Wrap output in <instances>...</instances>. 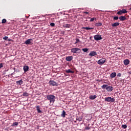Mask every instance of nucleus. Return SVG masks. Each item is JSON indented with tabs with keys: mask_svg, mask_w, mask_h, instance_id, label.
Masks as SVG:
<instances>
[{
	"mask_svg": "<svg viewBox=\"0 0 131 131\" xmlns=\"http://www.w3.org/2000/svg\"><path fill=\"white\" fill-rule=\"evenodd\" d=\"M56 97L53 95H48L47 96V100H50V103H54Z\"/></svg>",
	"mask_w": 131,
	"mask_h": 131,
	"instance_id": "nucleus-1",
	"label": "nucleus"
},
{
	"mask_svg": "<svg viewBox=\"0 0 131 131\" xmlns=\"http://www.w3.org/2000/svg\"><path fill=\"white\" fill-rule=\"evenodd\" d=\"M71 52L74 54H79L80 53V49L78 48H74L71 49Z\"/></svg>",
	"mask_w": 131,
	"mask_h": 131,
	"instance_id": "nucleus-2",
	"label": "nucleus"
},
{
	"mask_svg": "<svg viewBox=\"0 0 131 131\" xmlns=\"http://www.w3.org/2000/svg\"><path fill=\"white\" fill-rule=\"evenodd\" d=\"M106 62V58H102V59H99L97 61V63L99 65H103V64Z\"/></svg>",
	"mask_w": 131,
	"mask_h": 131,
	"instance_id": "nucleus-3",
	"label": "nucleus"
},
{
	"mask_svg": "<svg viewBox=\"0 0 131 131\" xmlns=\"http://www.w3.org/2000/svg\"><path fill=\"white\" fill-rule=\"evenodd\" d=\"M49 83L50 85H52V86H58V83L53 80L49 81Z\"/></svg>",
	"mask_w": 131,
	"mask_h": 131,
	"instance_id": "nucleus-4",
	"label": "nucleus"
},
{
	"mask_svg": "<svg viewBox=\"0 0 131 131\" xmlns=\"http://www.w3.org/2000/svg\"><path fill=\"white\" fill-rule=\"evenodd\" d=\"M105 102H112V103H113V102H115V99L111 97H106L105 98Z\"/></svg>",
	"mask_w": 131,
	"mask_h": 131,
	"instance_id": "nucleus-5",
	"label": "nucleus"
},
{
	"mask_svg": "<svg viewBox=\"0 0 131 131\" xmlns=\"http://www.w3.org/2000/svg\"><path fill=\"white\" fill-rule=\"evenodd\" d=\"M127 13V11L125 9H123L121 10H120L117 12L118 15H122V14H126Z\"/></svg>",
	"mask_w": 131,
	"mask_h": 131,
	"instance_id": "nucleus-6",
	"label": "nucleus"
},
{
	"mask_svg": "<svg viewBox=\"0 0 131 131\" xmlns=\"http://www.w3.org/2000/svg\"><path fill=\"white\" fill-rule=\"evenodd\" d=\"M102 38V35L100 34L96 35L94 36V39L95 40H101Z\"/></svg>",
	"mask_w": 131,
	"mask_h": 131,
	"instance_id": "nucleus-7",
	"label": "nucleus"
},
{
	"mask_svg": "<svg viewBox=\"0 0 131 131\" xmlns=\"http://www.w3.org/2000/svg\"><path fill=\"white\" fill-rule=\"evenodd\" d=\"M89 56H91V57H94V56H97V52L91 51L89 53Z\"/></svg>",
	"mask_w": 131,
	"mask_h": 131,
	"instance_id": "nucleus-8",
	"label": "nucleus"
},
{
	"mask_svg": "<svg viewBox=\"0 0 131 131\" xmlns=\"http://www.w3.org/2000/svg\"><path fill=\"white\" fill-rule=\"evenodd\" d=\"M106 90L107 92H112L113 91V87L111 86H107V87L106 88Z\"/></svg>",
	"mask_w": 131,
	"mask_h": 131,
	"instance_id": "nucleus-9",
	"label": "nucleus"
},
{
	"mask_svg": "<svg viewBox=\"0 0 131 131\" xmlns=\"http://www.w3.org/2000/svg\"><path fill=\"white\" fill-rule=\"evenodd\" d=\"M23 69L24 72H27L29 70V67H28V66H24Z\"/></svg>",
	"mask_w": 131,
	"mask_h": 131,
	"instance_id": "nucleus-10",
	"label": "nucleus"
},
{
	"mask_svg": "<svg viewBox=\"0 0 131 131\" xmlns=\"http://www.w3.org/2000/svg\"><path fill=\"white\" fill-rule=\"evenodd\" d=\"M32 39H28L25 42V45H30Z\"/></svg>",
	"mask_w": 131,
	"mask_h": 131,
	"instance_id": "nucleus-11",
	"label": "nucleus"
},
{
	"mask_svg": "<svg viewBox=\"0 0 131 131\" xmlns=\"http://www.w3.org/2000/svg\"><path fill=\"white\" fill-rule=\"evenodd\" d=\"M72 59H73V57L72 56H67L66 58V61H72Z\"/></svg>",
	"mask_w": 131,
	"mask_h": 131,
	"instance_id": "nucleus-12",
	"label": "nucleus"
},
{
	"mask_svg": "<svg viewBox=\"0 0 131 131\" xmlns=\"http://www.w3.org/2000/svg\"><path fill=\"white\" fill-rule=\"evenodd\" d=\"M16 83V84H17V85H21V84H23V81L22 80V79H21L19 81H17Z\"/></svg>",
	"mask_w": 131,
	"mask_h": 131,
	"instance_id": "nucleus-13",
	"label": "nucleus"
},
{
	"mask_svg": "<svg viewBox=\"0 0 131 131\" xmlns=\"http://www.w3.org/2000/svg\"><path fill=\"white\" fill-rule=\"evenodd\" d=\"M71 26V25L70 24H65L63 25V27H64V28H70Z\"/></svg>",
	"mask_w": 131,
	"mask_h": 131,
	"instance_id": "nucleus-14",
	"label": "nucleus"
},
{
	"mask_svg": "<svg viewBox=\"0 0 131 131\" xmlns=\"http://www.w3.org/2000/svg\"><path fill=\"white\" fill-rule=\"evenodd\" d=\"M120 24L119 23H115L112 24V27H116L117 26H119Z\"/></svg>",
	"mask_w": 131,
	"mask_h": 131,
	"instance_id": "nucleus-15",
	"label": "nucleus"
},
{
	"mask_svg": "<svg viewBox=\"0 0 131 131\" xmlns=\"http://www.w3.org/2000/svg\"><path fill=\"white\" fill-rule=\"evenodd\" d=\"M124 64L126 66L127 65H128L129 64V60L128 59H125L124 60Z\"/></svg>",
	"mask_w": 131,
	"mask_h": 131,
	"instance_id": "nucleus-16",
	"label": "nucleus"
},
{
	"mask_svg": "<svg viewBox=\"0 0 131 131\" xmlns=\"http://www.w3.org/2000/svg\"><path fill=\"white\" fill-rule=\"evenodd\" d=\"M119 19L121 21H124L125 20H126V17L124 16H121L119 17Z\"/></svg>",
	"mask_w": 131,
	"mask_h": 131,
	"instance_id": "nucleus-17",
	"label": "nucleus"
},
{
	"mask_svg": "<svg viewBox=\"0 0 131 131\" xmlns=\"http://www.w3.org/2000/svg\"><path fill=\"white\" fill-rule=\"evenodd\" d=\"M110 77H111V78H114V77H116V72L112 73L110 75Z\"/></svg>",
	"mask_w": 131,
	"mask_h": 131,
	"instance_id": "nucleus-18",
	"label": "nucleus"
},
{
	"mask_svg": "<svg viewBox=\"0 0 131 131\" xmlns=\"http://www.w3.org/2000/svg\"><path fill=\"white\" fill-rule=\"evenodd\" d=\"M96 98H97L96 95H91L89 97V99H90L91 100H95V99H96Z\"/></svg>",
	"mask_w": 131,
	"mask_h": 131,
	"instance_id": "nucleus-19",
	"label": "nucleus"
},
{
	"mask_svg": "<svg viewBox=\"0 0 131 131\" xmlns=\"http://www.w3.org/2000/svg\"><path fill=\"white\" fill-rule=\"evenodd\" d=\"M3 38L4 40H8V41H12V40H13L11 39H8V38H9V37H8V36H5Z\"/></svg>",
	"mask_w": 131,
	"mask_h": 131,
	"instance_id": "nucleus-20",
	"label": "nucleus"
},
{
	"mask_svg": "<svg viewBox=\"0 0 131 131\" xmlns=\"http://www.w3.org/2000/svg\"><path fill=\"white\" fill-rule=\"evenodd\" d=\"M66 116V112H65V111H63L61 113V117H65V116Z\"/></svg>",
	"mask_w": 131,
	"mask_h": 131,
	"instance_id": "nucleus-21",
	"label": "nucleus"
},
{
	"mask_svg": "<svg viewBox=\"0 0 131 131\" xmlns=\"http://www.w3.org/2000/svg\"><path fill=\"white\" fill-rule=\"evenodd\" d=\"M82 29H86V30H92V29H94V28L82 27Z\"/></svg>",
	"mask_w": 131,
	"mask_h": 131,
	"instance_id": "nucleus-22",
	"label": "nucleus"
},
{
	"mask_svg": "<svg viewBox=\"0 0 131 131\" xmlns=\"http://www.w3.org/2000/svg\"><path fill=\"white\" fill-rule=\"evenodd\" d=\"M36 108L38 113H41V111L39 108V106L37 105V106H36Z\"/></svg>",
	"mask_w": 131,
	"mask_h": 131,
	"instance_id": "nucleus-23",
	"label": "nucleus"
},
{
	"mask_svg": "<svg viewBox=\"0 0 131 131\" xmlns=\"http://www.w3.org/2000/svg\"><path fill=\"white\" fill-rule=\"evenodd\" d=\"M66 72L67 73H74V72L73 71H71V70H70V69L67 70L66 71Z\"/></svg>",
	"mask_w": 131,
	"mask_h": 131,
	"instance_id": "nucleus-24",
	"label": "nucleus"
},
{
	"mask_svg": "<svg viewBox=\"0 0 131 131\" xmlns=\"http://www.w3.org/2000/svg\"><path fill=\"white\" fill-rule=\"evenodd\" d=\"M76 120H78V121H81L82 120V116H80L77 118Z\"/></svg>",
	"mask_w": 131,
	"mask_h": 131,
	"instance_id": "nucleus-25",
	"label": "nucleus"
},
{
	"mask_svg": "<svg viewBox=\"0 0 131 131\" xmlns=\"http://www.w3.org/2000/svg\"><path fill=\"white\" fill-rule=\"evenodd\" d=\"M102 25H103L102 23H97L95 24V26H102Z\"/></svg>",
	"mask_w": 131,
	"mask_h": 131,
	"instance_id": "nucleus-26",
	"label": "nucleus"
},
{
	"mask_svg": "<svg viewBox=\"0 0 131 131\" xmlns=\"http://www.w3.org/2000/svg\"><path fill=\"white\" fill-rule=\"evenodd\" d=\"M108 86V85L107 84H104L102 86H101V89H106V88Z\"/></svg>",
	"mask_w": 131,
	"mask_h": 131,
	"instance_id": "nucleus-27",
	"label": "nucleus"
},
{
	"mask_svg": "<svg viewBox=\"0 0 131 131\" xmlns=\"http://www.w3.org/2000/svg\"><path fill=\"white\" fill-rule=\"evenodd\" d=\"M82 51H83V52H84V53H86V52H88V51H89V49L84 48V49H82Z\"/></svg>",
	"mask_w": 131,
	"mask_h": 131,
	"instance_id": "nucleus-28",
	"label": "nucleus"
},
{
	"mask_svg": "<svg viewBox=\"0 0 131 131\" xmlns=\"http://www.w3.org/2000/svg\"><path fill=\"white\" fill-rule=\"evenodd\" d=\"M23 96H24V97H28V93H27V92H24V93H23Z\"/></svg>",
	"mask_w": 131,
	"mask_h": 131,
	"instance_id": "nucleus-29",
	"label": "nucleus"
},
{
	"mask_svg": "<svg viewBox=\"0 0 131 131\" xmlns=\"http://www.w3.org/2000/svg\"><path fill=\"white\" fill-rule=\"evenodd\" d=\"M127 127V126L126 124L122 125V128L124 129H125Z\"/></svg>",
	"mask_w": 131,
	"mask_h": 131,
	"instance_id": "nucleus-30",
	"label": "nucleus"
},
{
	"mask_svg": "<svg viewBox=\"0 0 131 131\" xmlns=\"http://www.w3.org/2000/svg\"><path fill=\"white\" fill-rule=\"evenodd\" d=\"M6 22H7V19L4 18L2 19V24H4L5 23H6Z\"/></svg>",
	"mask_w": 131,
	"mask_h": 131,
	"instance_id": "nucleus-31",
	"label": "nucleus"
},
{
	"mask_svg": "<svg viewBox=\"0 0 131 131\" xmlns=\"http://www.w3.org/2000/svg\"><path fill=\"white\" fill-rule=\"evenodd\" d=\"M114 21H115V20H118L119 19V17L118 16H115L114 17Z\"/></svg>",
	"mask_w": 131,
	"mask_h": 131,
	"instance_id": "nucleus-32",
	"label": "nucleus"
},
{
	"mask_svg": "<svg viewBox=\"0 0 131 131\" xmlns=\"http://www.w3.org/2000/svg\"><path fill=\"white\" fill-rule=\"evenodd\" d=\"M76 42H75V45H76V43H78V42H79V39H78V38H76Z\"/></svg>",
	"mask_w": 131,
	"mask_h": 131,
	"instance_id": "nucleus-33",
	"label": "nucleus"
},
{
	"mask_svg": "<svg viewBox=\"0 0 131 131\" xmlns=\"http://www.w3.org/2000/svg\"><path fill=\"white\" fill-rule=\"evenodd\" d=\"M17 125H18V122H14L12 124V126H16Z\"/></svg>",
	"mask_w": 131,
	"mask_h": 131,
	"instance_id": "nucleus-34",
	"label": "nucleus"
},
{
	"mask_svg": "<svg viewBox=\"0 0 131 131\" xmlns=\"http://www.w3.org/2000/svg\"><path fill=\"white\" fill-rule=\"evenodd\" d=\"M85 129L86 130H89V129H91V127H88V126L85 127Z\"/></svg>",
	"mask_w": 131,
	"mask_h": 131,
	"instance_id": "nucleus-35",
	"label": "nucleus"
},
{
	"mask_svg": "<svg viewBox=\"0 0 131 131\" xmlns=\"http://www.w3.org/2000/svg\"><path fill=\"white\" fill-rule=\"evenodd\" d=\"M50 26H52V27H54V26H55V23H50Z\"/></svg>",
	"mask_w": 131,
	"mask_h": 131,
	"instance_id": "nucleus-36",
	"label": "nucleus"
},
{
	"mask_svg": "<svg viewBox=\"0 0 131 131\" xmlns=\"http://www.w3.org/2000/svg\"><path fill=\"white\" fill-rule=\"evenodd\" d=\"M94 20H96V18H92L91 19H90V22H93V21H94Z\"/></svg>",
	"mask_w": 131,
	"mask_h": 131,
	"instance_id": "nucleus-37",
	"label": "nucleus"
},
{
	"mask_svg": "<svg viewBox=\"0 0 131 131\" xmlns=\"http://www.w3.org/2000/svg\"><path fill=\"white\" fill-rule=\"evenodd\" d=\"M118 77H121V73H118L117 74Z\"/></svg>",
	"mask_w": 131,
	"mask_h": 131,
	"instance_id": "nucleus-38",
	"label": "nucleus"
},
{
	"mask_svg": "<svg viewBox=\"0 0 131 131\" xmlns=\"http://www.w3.org/2000/svg\"><path fill=\"white\" fill-rule=\"evenodd\" d=\"M3 67H4V65H3V63H1L0 64V69H1V68H3Z\"/></svg>",
	"mask_w": 131,
	"mask_h": 131,
	"instance_id": "nucleus-39",
	"label": "nucleus"
},
{
	"mask_svg": "<svg viewBox=\"0 0 131 131\" xmlns=\"http://www.w3.org/2000/svg\"><path fill=\"white\" fill-rule=\"evenodd\" d=\"M84 14H87L88 15H89V12L85 11V12H83Z\"/></svg>",
	"mask_w": 131,
	"mask_h": 131,
	"instance_id": "nucleus-40",
	"label": "nucleus"
},
{
	"mask_svg": "<svg viewBox=\"0 0 131 131\" xmlns=\"http://www.w3.org/2000/svg\"><path fill=\"white\" fill-rule=\"evenodd\" d=\"M130 10H131V7L130 8Z\"/></svg>",
	"mask_w": 131,
	"mask_h": 131,
	"instance_id": "nucleus-41",
	"label": "nucleus"
},
{
	"mask_svg": "<svg viewBox=\"0 0 131 131\" xmlns=\"http://www.w3.org/2000/svg\"><path fill=\"white\" fill-rule=\"evenodd\" d=\"M118 49H120V48H119Z\"/></svg>",
	"mask_w": 131,
	"mask_h": 131,
	"instance_id": "nucleus-42",
	"label": "nucleus"
}]
</instances>
